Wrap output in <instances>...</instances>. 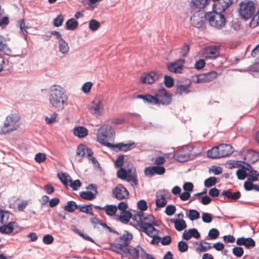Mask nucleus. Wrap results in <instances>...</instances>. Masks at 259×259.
<instances>
[{
  "label": "nucleus",
  "instance_id": "nucleus-1",
  "mask_svg": "<svg viewBox=\"0 0 259 259\" xmlns=\"http://www.w3.org/2000/svg\"><path fill=\"white\" fill-rule=\"evenodd\" d=\"M48 94L49 102L52 108L62 111L68 105V97L65 90L60 85H51Z\"/></svg>",
  "mask_w": 259,
  "mask_h": 259
},
{
  "label": "nucleus",
  "instance_id": "nucleus-2",
  "mask_svg": "<svg viewBox=\"0 0 259 259\" xmlns=\"http://www.w3.org/2000/svg\"><path fill=\"white\" fill-rule=\"evenodd\" d=\"M137 98L141 99L144 102L154 105H167L171 101L170 94L164 89L158 91L155 96L139 95L137 96Z\"/></svg>",
  "mask_w": 259,
  "mask_h": 259
},
{
  "label": "nucleus",
  "instance_id": "nucleus-3",
  "mask_svg": "<svg viewBox=\"0 0 259 259\" xmlns=\"http://www.w3.org/2000/svg\"><path fill=\"white\" fill-rule=\"evenodd\" d=\"M115 135V131L110 124H104L98 129L97 140L100 144L109 147V145L111 144L109 141L113 140Z\"/></svg>",
  "mask_w": 259,
  "mask_h": 259
},
{
  "label": "nucleus",
  "instance_id": "nucleus-4",
  "mask_svg": "<svg viewBox=\"0 0 259 259\" xmlns=\"http://www.w3.org/2000/svg\"><path fill=\"white\" fill-rule=\"evenodd\" d=\"M21 124L20 117L15 114L7 116L3 125L0 126V135H5L17 130Z\"/></svg>",
  "mask_w": 259,
  "mask_h": 259
},
{
  "label": "nucleus",
  "instance_id": "nucleus-5",
  "mask_svg": "<svg viewBox=\"0 0 259 259\" xmlns=\"http://www.w3.org/2000/svg\"><path fill=\"white\" fill-rule=\"evenodd\" d=\"M118 178L132 182L133 186L137 185V178L136 169L132 164H128L124 167H121L117 171Z\"/></svg>",
  "mask_w": 259,
  "mask_h": 259
},
{
  "label": "nucleus",
  "instance_id": "nucleus-6",
  "mask_svg": "<svg viewBox=\"0 0 259 259\" xmlns=\"http://www.w3.org/2000/svg\"><path fill=\"white\" fill-rule=\"evenodd\" d=\"M255 11V5L252 1L245 0L239 4V14L241 18L244 20H247L252 18Z\"/></svg>",
  "mask_w": 259,
  "mask_h": 259
},
{
  "label": "nucleus",
  "instance_id": "nucleus-7",
  "mask_svg": "<svg viewBox=\"0 0 259 259\" xmlns=\"http://www.w3.org/2000/svg\"><path fill=\"white\" fill-rule=\"evenodd\" d=\"M90 113L98 118L101 116L105 112L104 100L101 96H97L91 102L89 106Z\"/></svg>",
  "mask_w": 259,
  "mask_h": 259
},
{
  "label": "nucleus",
  "instance_id": "nucleus-8",
  "mask_svg": "<svg viewBox=\"0 0 259 259\" xmlns=\"http://www.w3.org/2000/svg\"><path fill=\"white\" fill-rule=\"evenodd\" d=\"M132 239V234L126 232L119 238L118 243H114L111 245V250L118 253H124L126 246L128 245Z\"/></svg>",
  "mask_w": 259,
  "mask_h": 259
},
{
  "label": "nucleus",
  "instance_id": "nucleus-9",
  "mask_svg": "<svg viewBox=\"0 0 259 259\" xmlns=\"http://www.w3.org/2000/svg\"><path fill=\"white\" fill-rule=\"evenodd\" d=\"M156 225V222H154L153 224L148 225L144 224L143 225V227L141 228L143 232L149 236L153 238L151 241V243L153 244L158 243L161 239V237L157 236L158 231L154 228V226Z\"/></svg>",
  "mask_w": 259,
  "mask_h": 259
},
{
  "label": "nucleus",
  "instance_id": "nucleus-10",
  "mask_svg": "<svg viewBox=\"0 0 259 259\" xmlns=\"http://www.w3.org/2000/svg\"><path fill=\"white\" fill-rule=\"evenodd\" d=\"M134 221L140 227H143L144 224L150 225L155 222L154 217L151 214L145 215L144 212L141 211L137 212V214L134 216Z\"/></svg>",
  "mask_w": 259,
  "mask_h": 259
},
{
  "label": "nucleus",
  "instance_id": "nucleus-11",
  "mask_svg": "<svg viewBox=\"0 0 259 259\" xmlns=\"http://www.w3.org/2000/svg\"><path fill=\"white\" fill-rule=\"evenodd\" d=\"M176 159L181 162L189 160L191 157V150L188 146H183L179 148L174 153Z\"/></svg>",
  "mask_w": 259,
  "mask_h": 259
},
{
  "label": "nucleus",
  "instance_id": "nucleus-12",
  "mask_svg": "<svg viewBox=\"0 0 259 259\" xmlns=\"http://www.w3.org/2000/svg\"><path fill=\"white\" fill-rule=\"evenodd\" d=\"M170 196V193L167 190H160L156 192L155 202L157 208L164 207L167 204L166 199Z\"/></svg>",
  "mask_w": 259,
  "mask_h": 259
},
{
  "label": "nucleus",
  "instance_id": "nucleus-13",
  "mask_svg": "<svg viewBox=\"0 0 259 259\" xmlns=\"http://www.w3.org/2000/svg\"><path fill=\"white\" fill-rule=\"evenodd\" d=\"M129 192L122 184H118L112 190L113 197L119 200L127 199L129 197Z\"/></svg>",
  "mask_w": 259,
  "mask_h": 259
},
{
  "label": "nucleus",
  "instance_id": "nucleus-14",
  "mask_svg": "<svg viewBox=\"0 0 259 259\" xmlns=\"http://www.w3.org/2000/svg\"><path fill=\"white\" fill-rule=\"evenodd\" d=\"M161 77V73L155 71H151L142 75L140 77V81L142 83L152 84Z\"/></svg>",
  "mask_w": 259,
  "mask_h": 259
},
{
  "label": "nucleus",
  "instance_id": "nucleus-15",
  "mask_svg": "<svg viewBox=\"0 0 259 259\" xmlns=\"http://www.w3.org/2000/svg\"><path fill=\"white\" fill-rule=\"evenodd\" d=\"M185 60L183 59H179L173 62L167 63V69L171 72L180 73L182 72Z\"/></svg>",
  "mask_w": 259,
  "mask_h": 259
},
{
  "label": "nucleus",
  "instance_id": "nucleus-16",
  "mask_svg": "<svg viewBox=\"0 0 259 259\" xmlns=\"http://www.w3.org/2000/svg\"><path fill=\"white\" fill-rule=\"evenodd\" d=\"M205 20H207L206 16L205 17L204 14L200 12L195 13L190 18L191 24L197 28L202 27Z\"/></svg>",
  "mask_w": 259,
  "mask_h": 259
},
{
  "label": "nucleus",
  "instance_id": "nucleus-17",
  "mask_svg": "<svg viewBox=\"0 0 259 259\" xmlns=\"http://www.w3.org/2000/svg\"><path fill=\"white\" fill-rule=\"evenodd\" d=\"M93 154L92 150L84 144H80L76 149V159L80 162L85 156H91Z\"/></svg>",
  "mask_w": 259,
  "mask_h": 259
},
{
  "label": "nucleus",
  "instance_id": "nucleus-18",
  "mask_svg": "<svg viewBox=\"0 0 259 259\" xmlns=\"http://www.w3.org/2000/svg\"><path fill=\"white\" fill-rule=\"evenodd\" d=\"M135 145L134 142L129 141L128 143H119L116 144H111L109 147L115 152L123 151L126 152L131 149V147Z\"/></svg>",
  "mask_w": 259,
  "mask_h": 259
},
{
  "label": "nucleus",
  "instance_id": "nucleus-19",
  "mask_svg": "<svg viewBox=\"0 0 259 259\" xmlns=\"http://www.w3.org/2000/svg\"><path fill=\"white\" fill-rule=\"evenodd\" d=\"M218 75V74L215 71L209 72L197 76L196 80L195 82L196 83L210 82L215 79Z\"/></svg>",
  "mask_w": 259,
  "mask_h": 259
},
{
  "label": "nucleus",
  "instance_id": "nucleus-20",
  "mask_svg": "<svg viewBox=\"0 0 259 259\" xmlns=\"http://www.w3.org/2000/svg\"><path fill=\"white\" fill-rule=\"evenodd\" d=\"M137 213V212L135 210L132 211V212L129 211H121L119 215L116 216V220L123 224H127L131 218L134 221V216L136 215Z\"/></svg>",
  "mask_w": 259,
  "mask_h": 259
},
{
  "label": "nucleus",
  "instance_id": "nucleus-21",
  "mask_svg": "<svg viewBox=\"0 0 259 259\" xmlns=\"http://www.w3.org/2000/svg\"><path fill=\"white\" fill-rule=\"evenodd\" d=\"M238 245L244 246L246 248L250 249L255 246L254 240L250 237L245 238L243 237L238 238L236 240Z\"/></svg>",
  "mask_w": 259,
  "mask_h": 259
},
{
  "label": "nucleus",
  "instance_id": "nucleus-22",
  "mask_svg": "<svg viewBox=\"0 0 259 259\" xmlns=\"http://www.w3.org/2000/svg\"><path fill=\"white\" fill-rule=\"evenodd\" d=\"M165 171V169L164 167L159 166H149L145 169V174L147 176L161 175H163Z\"/></svg>",
  "mask_w": 259,
  "mask_h": 259
},
{
  "label": "nucleus",
  "instance_id": "nucleus-23",
  "mask_svg": "<svg viewBox=\"0 0 259 259\" xmlns=\"http://www.w3.org/2000/svg\"><path fill=\"white\" fill-rule=\"evenodd\" d=\"M143 250L144 249L140 246L136 247L132 246L128 247L127 246H126L124 254H128L134 259H138L140 253L141 254Z\"/></svg>",
  "mask_w": 259,
  "mask_h": 259
},
{
  "label": "nucleus",
  "instance_id": "nucleus-24",
  "mask_svg": "<svg viewBox=\"0 0 259 259\" xmlns=\"http://www.w3.org/2000/svg\"><path fill=\"white\" fill-rule=\"evenodd\" d=\"M219 148L220 157L228 156L233 152V148L229 144H220Z\"/></svg>",
  "mask_w": 259,
  "mask_h": 259
},
{
  "label": "nucleus",
  "instance_id": "nucleus-25",
  "mask_svg": "<svg viewBox=\"0 0 259 259\" xmlns=\"http://www.w3.org/2000/svg\"><path fill=\"white\" fill-rule=\"evenodd\" d=\"M193 245L196 246V251L199 252H206L211 248V244L204 241L194 242Z\"/></svg>",
  "mask_w": 259,
  "mask_h": 259
},
{
  "label": "nucleus",
  "instance_id": "nucleus-26",
  "mask_svg": "<svg viewBox=\"0 0 259 259\" xmlns=\"http://www.w3.org/2000/svg\"><path fill=\"white\" fill-rule=\"evenodd\" d=\"M17 224L15 222L10 221L6 224L0 226V233L3 234H10L17 226Z\"/></svg>",
  "mask_w": 259,
  "mask_h": 259
},
{
  "label": "nucleus",
  "instance_id": "nucleus-27",
  "mask_svg": "<svg viewBox=\"0 0 259 259\" xmlns=\"http://www.w3.org/2000/svg\"><path fill=\"white\" fill-rule=\"evenodd\" d=\"M220 55L219 50L218 47H212L207 49L204 54L206 59H215Z\"/></svg>",
  "mask_w": 259,
  "mask_h": 259
},
{
  "label": "nucleus",
  "instance_id": "nucleus-28",
  "mask_svg": "<svg viewBox=\"0 0 259 259\" xmlns=\"http://www.w3.org/2000/svg\"><path fill=\"white\" fill-rule=\"evenodd\" d=\"M192 237L196 239L200 238V233L196 229L193 228L188 230H185L183 232V238L184 239L189 240Z\"/></svg>",
  "mask_w": 259,
  "mask_h": 259
},
{
  "label": "nucleus",
  "instance_id": "nucleus-29",
  "mask_svg": "<svg viewBox=\"0 0 259 259\" xmlns=\"http://www.w3.org/2000/svg\"><path fill=\"white\" fill-rule=\"evenodd\" d=\"M88 130L82 126H76L73 129V134L79 138H83L88 135Z\"/></svg>",
  "mask_w": 259,
  "mask_h": 259
},
{
  "label": "nucleus",
  "instance_id": "nucleus-30",
  "mask_svg": "<svg viewBox=\"0 0 259 259\" xmlns=\"http://www.w3.org/2000/svg\"><path fill=\"white\" fill-rule=\"evenodd\" d=\"M0 51L3 52L6 55H11L12 51L6 44V40L3 35H0Z\"/></svg>",
  "mask_w": 259,
  "mask_h": 259
},
{
  "label": "nucleus",
  "instance_id": "nucleus-31",
  "mask_svg": "<svg viewBox=\"0 0 259 259\" xmlns=\"http://www.w3.org/2000/svg\"><path fill=\"white\" fill-rule=\"evenodd\" d=\"M244 159L248 162L254 163L259 159V153L249 150L247 152Z\"/></svg>",
  "mask_w": 259,
  "mask_h": 259
},
{
  "label": "nucleus",
  "instance_id": "nucleus-32",
  "mask_svg": "<svg viewBox=\"0 0 259 259\" xmlns=\"http://www.w3.org/2000/svg\"><path fill=\"white\" fill-rule=\"evenodd\" d=\"M59 52L63 55H66L69 51V46L67 41L63 38L58 41Z\"/></svg>",
  "mask_w": 259,
  "mask_h": 259
},
{
  "label": "nucleus",
  "instance_id": "nucleus-33",
  "mask_svg": "<svg viewBox=\"0 0 259 259\" xmlns=\"http://www.w3.org/2000/svg\"><path fill=\"white\" fill-rule=\"evenodd\" d=\"M209 0H191V6L197 9H204L208 5Z\"/></svg>",
  "mask_w": 259,
  "mask_h": 259
},
{
  "label": "nucleus",
  "instance_id": "nucleus-34",
  "mask_svg": "<svg viewBox=\"0 0 259 259\" xmlns=\"http://www.w3.org/2000/svg\"><path fill=\"white\" fill-rule=\"evenodd\" d=\"M170 222L174 224L176 229L178 231H181L187 228L186 222L183 219H171Z\"/></svg>",
  "mask_w": 259,
  "mask_h": 259
},
{
  "label": "nucleus",
  "instance_id": "nucleus-35",
  "mask_svg": "<svg viewBox=\"0 0 259 259\" xmlns=\"http://www.w3.org/2000/svg\"><path fill=\"white\" fill-rule=\"evenodd\" d=\"M191 85V81L188 80V82L185 84H179L177 86L176 93L180 95L183 94H187L190 92L189 88Z\"/></svg>",
  "mask_w": 259,
  "mask_h": 259
},
{
  "label": "nucleus",
  "instance_id": "nucleus-36",
  "mask_svg": "<svg viewBox=\"0 0 259 259\" xmlns=\"http://www.w3.org/2000/svg\"><path fill=\"white\" fill-rule=\"evenodd\" d=\"M222 195L226 196L228 199L234 201L237 200L241 197V193L239 191L233 193L230 190H224L222 192Z\"/></svg>",
  "mask_w": 259,
  "mask_h": 259
},
{
  "label": "nucleus",
  "instance_id": "nucleus-37",
  "mask_svg": "<svg viewBox=\"0 0 259 259\" xmlns=\"http://www.w3.org/2000/svg\"><path fill=\"white\" fill-rule=\"evenodd\" d=\"M104 211L108 216L115 217L117 211V207L115 205H106L105 206Z\"/></svg>",
  "mask_w": 259,
  "mask_h": 259
},
{
  "label": "nucleus",
  "instance_id": "nucleus-38",
  "mask_svg": "<svg viewBox=\"0 0 259 259\" xmlns=\"http://www.w3.org/2000/svg\"><path fill=\"white\" fill-rule=\"evenodd\" d=\"M207 156L212 159L221 158L219 146L214 147L209 150L207 152Z\"/></svg>",
  "mask_w": 259,
  "mask_h": 259
},
{
  "label": "nucleus",
  "instance_id": "nucleus-39",
  "mask_svg": "<svg viewBox=\"0 0 259 259\" xmlns=\"http://www.w3.org/2000/svg\"><path fill=\"white\" fill-rule=\"evenodd\" d=\"M58 178L61 181V182L66 187H68L69 182H70V177L66 174L65 173L61 172L58 173L57 175Z\"/></svg>",
  "mask_w": 259,
  "mask_h": 259
},
{
  "label": "nucleus",
  "instance_id": "nucleus-40",
  "mask_svg": "<svg viewBox=\"0 0 259 259\" xmlns=\"http://www.w3.org/2000/svg\"><path fill=\"white\" fill-rule=\"evenodd\" d=\"M10 213L8 211L0 210V222L3 224L8 223L10 217Z\"/></svg>",
  "mask_w": 259,
  "mask_h": 259
},
{
  "label": "nucleus",
  "instance_id": "nucleus-41",
  "mask_svg": "<svg viewBox=\"0 0 259 259\" xmlns=\"http://www.w3.org/2000/svg\"><path fill=\"white\" fill-rule=\"evenodd\" d=\"M247 170L249 171V172L248 179L253 182L256 181L259 177V173L258 171L256 170L253 169L251 167H250L249 168H247Z\"/></svg>",
  "mask_w": 259,
  "mask_h": 259
},
{
  "label": "nucleus",
  "instance_id": "nucleus-42",
  "mask_svg": "<svg viewBox=\"0 0 259 259\" xmlns=\"http://www.w3.org/2000/svg\"><path fill=\"white\" fill-rule=\"evenodd\" d=\"M78 23L74 18H71L67 21L65 24L66 28L67 30H73L78 26Z\"/></svg>",
  "mask_w": 259,
  "mask_h": 259
},
{
  "label": "nucleus",
  "instance_id": "nucleus-43",
  "mask_svg": "<svg viewBox=\"0 0 259 259\" xmlns=\"http://www.w3.org/2000/svg\"><path fill=\"white\" fill-rule=\"evenodd\" d=\"M96 195L91 191H83L80 193V196L81 198L90 201L95 199Z\"/></svg>",
  "mask_w": 259,
  "mask_h": 259
},
{
  "label": "nucleus",
  "instance_id": "nucleus-44",
  "mask_svg": "<svg viewBox=\"0 0 259 259\" xmlns=\"http://www.w3.org/2000/svg\"><path fill=\"white\" fill-rule=\"evenodd\" d=\"M18 24L22 35L25 40H26L28 35V31L27 30L28 27L25 26L24 20L23 19L20 20L18 22Z\"/></svg>",
  "mask_w": 259,
  "mask_h": 259
},
{
  "label": "nucleus",
  "instance_id": "nucleus-45",
  "mask_svg": "<svg viewBox=\"0 0 259 259\" xmlns=\"http://www.w3.org/2000/svg\"><path fill=\"white\" fill-rule=\"evenodd\" d=\"M78 208L80 212L86 213L92 215H94L92 205H79Z\"/></svg>",
  "mask_w": 259,
  "mask_h": 259
},
{
  "label": "nucleus",
  "instance_id": "nucleus-46",
  "mask_svg": "<svg viewBox=\"0 0 259 259\" xmlns=\"http://www.w3.org/2000/svg\"><path fill=\"white\" fill-rule=\"evenodd\" d=\"M77 208L76 202L73 201H68L67 205L64 206L65 210L69 212H72Z\"/></svg>",
  "mask_w": 259,
  "mask_h": 259
},
{
  "label": "nucleus",
  "instance_id": "nucleus-47",
  "mask_svg": "<svg viewBox=\"0 0 259 259\" xmlns=\"http://www.w3.org/2000/svg\"><path fill=\"white\" fill-rule=\"evenodd\" d=\"M259 25V9H257L256 13L252 17V19L250 23V26L252 28H255Z\"/></svg>",
  "mask_w": 259,
  "mask_h": 259
},
{
  "label": "nucleus",
  "instance_id": "nucleus-48",
  "mask_svg": "<svg viewBox=\"0 0 259 259\" xmlns=\"http://www.w3.org/2000/svg\"><path fill=\"white\" fill-rule=\"evenodd\" d=\"M188 216L191 221H194L200 218V213L196 209H190L189 210Z\"/></svg>",
  "mask_w": 259,
  "mask_h": 259
},
{
  "label": "nucleus",
  "instance_id": "nucleus-49",
  "mask_svg": "<svg viewBox=\"0 0 259 259\" xmlns=\"http://www.w3.org/2000/svg\"><path fill=\"white\" fill-rule=\"evenodd\" d=\"M100 25V23L95 19H92L89 23V28L93 31H96Z\"/></svg>",
  "mask_w": 259,
  "mask_h": 259
},
{
  "label": "nucleus",
  "instance_id": "nucleus-50",
  "mask_svg": "<svg viewBox=\"0 0 259 259\" xmlns=\"http://www.w3.org/2000/svg\"><path fill=\"white\" fill-rule=\"evenodd\" d=\"M81 186V183L79 180L72 181L71 179L68 186L70 187L73 190H77Z\"/></svg>",
  "mask_w": 259,
  "mask_h": 259
},
{
  "label": "nucleus",
  "instance_id": "nucleus-51",
  "mask_svg": "<svg viewBox=\"0 0 259 259\" xmlns=\"http://www.w3.org/2000/svg\"><path fill=\"white\" fill-rule=\"evenodd\" d=\"M178 248L181 252H185L188 249V244L183 241H181L178 242Z\"/></svg>",
  "mask_w": 259,
  "mask_h": 259
},
{
  "label": "nucleus",
  "instance_id": "nucleus-52",
  "mask_svg": "<svg viewBox=\"0 0 259 259\" xmlns=\"http://www.w3.org/2000/svg\"><path fill=\"white\" fill-rule=\"evenodd\" d=\"M217 179L215 177H211L206 179L204 181V185L206 187H210L215 184Z\"/></svg>",
  "mask_w": 259,
  "mask_h": 259
},
{
  "label": "nucleus",
  "instance_id": "nucleus-53",
  "mask_svg": "<svg viewBox=\"0 0 259 259\" xmlns=\"http://www.w3.org/2000/svg\"><path fill=\"white\" fill-rule=\"evenodd\" d=\"M9 24V17L6 15L0 17V27L2 28L6 27Z\"/></svg>",
  "mask_w": 259,
  "mask_h": 259
},
{
  "label": "nucleus",
  "instance_id": "nucleus-54",
  "mask_svg": "<svg viewBox=\"0 0 259 259\" xmlns=\"http://www.w3.org/2000/svg\"><path fill=\"white\" fill-rule=\"evenodd\" d=\"M164 78V84L167 88H170L173 86L174 80L171 76L165 75Z\"/></svg>",
  "mask_w": 259,
  "mask_h": 259
},
{
  "label": "nucleus",
  "instance_id": "nucleus-55",
  "mask_svg": "<svg viewBox=\"0 0 259 259\" xmlns=\"http://www.w3.org/2000/svg\"><path fill=\"white\" fill-rule=\"evenodd\" d=\"M233 254L237 257L242 256L244 253V250L241 247H235L232 250Z\"/></svg>",
  "mask_w": 259,
  "mask_h": 259
},
{
  "label": "nucleus",
  "instance_id": "nucleus-56",
  "mask_svg": "<svg viewBox=\"0 0 259 259\" xmlns=\"http://www.w3.org/2000/svg\"><path fill=\"white\" fill-rule=\"evenodd\" d=\"M63 21L64 16L62 14H60L54 19L53 24L56 27H59L62 25Z\"/></svg>",
  "mask_w": 259,
  "mask_h": 259
},
{
  "label": "nucleus",
  "instance_id": "nucleus-57",
  "mask_svg": "<svg viewBox=\"0 0 259 259\" xmlns=\"http://www.w3.org/2000/svg\"><path fill=\"white\" fill-rule=\"evenodd\" d=\"M57 114L56 112L53 113L50 117H46L45 121L48 124H50L56 121Z\"/></svg>",
  "mask_w": 259,
  "mask_h": 259
},
{
  "label": "nucleus",
  "instance_id": "nucleus-58",
  "mask_svg": "<svg viewBox=\"0 0 259 259\" xmlns=\"http://www.w3.org/2000/svg\"><path fill=\"white\" fill-rule=\"evenodd\" d=\"M219 234V231L217 229L213 228L209 231L208 236L210 239H215L218 238Z\"/></svg>",
  "mask_w": 259,
  "mask_h": 259
},
{
  "label": "nucleus",
  "instance_id": "nucleus-59",
  "mask_svg": "<svg viewBox=\"0 0 259 259\" xmlns=\"http://www.w3.org/2000/svg\"><path fill=\"white\" fill-rule=\"evenodd\" d=\"M46 155L45 153H38L34 157V160L38 163H41L45 161Z\"/></svg>",
  "mask_w": 259,
  "mask_h": 259
},
{
  "label": "nucleus",
  "instance_id": "nucleus-60",
  "mask_svg": "<svg viewBox=\"0 0 259 259\" xmlns=\"http://www.w3.org/2000/svg\"><path fill=\"white\" fill-rule=\"evenodd\" d=\"M236 175L239 180H244L247 177V175L246 171L243 169H239L236 171Z\"/></svg>",
  "mask_w": 259,
  "mask_h": 259
},
{
  "label": "nucleus",
  "instance_id": "nucleus-61",
  "mask_svg": "<svg viewBox=\"0 0 259 259\" xmlns=\"http://www.w3.org/2000/svg\"><path fill=\"white\" fill-rule=\"evenodd\" d=\"M124 156L123 155H120L117 157L116 160L114 161V165L116 167H121L124 162Z\"/></svg>",
  "mask_w": 259,
  "mask_h": 259
},
{
  "label": "nucleus",
  "instance_id": "nucleus-62",
  "mask_svg": "<svg viewBox=\"0 0 259 259\" xmlns=\"http://www.w3.org/2000/svg\"><path fill=\"white\" fill-rule=\"evenodd\" d=\"M176 211V207L173 205H169L165 208V212L168 215H172Z\"/></svg>",
  "mask_w": 259,
  "mask_h": 259
},
{
  "label": "nucleus",
  "instance_id": "nucleus-63",
  "mask_svg": "<svg viewBox=\"0 0 259 259\" xmlns=\"http://www.w3.org/2000/svg\"><path fill=\"white\" fill-rule=\"evenodd\" d=\"M202 220L205 223H209L212 221V218L210 213L205 212L202 214Z\"/></svg>",
  "mask_w": 259,
  "mask_h": 259
},
{
  "label": "nucleus",
  "instance_id": "nucleus-64",
  "mask_svg": "<svg viewBox=\"0 0 259 259\" xmlns=\"http://www.w3.org/2000/svg\"><path fill=\"white\" fill-rule=\"evenodd\" d=\"M138 207L141 210L140 211H143L146 210L147 209V202L144 200H141L138 202Z\"/></svg>",
  "mask_w": 259,
  "mask_h": 259
}]
</instances>
